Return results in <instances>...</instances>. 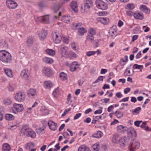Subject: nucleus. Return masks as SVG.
<instances>
[{"label": "nucleus", "mask_w": 151, "mask_h": 151, "mask_svg": "<svg viewBox=\"0 0 151 151\" xmlns=\"http://www.w3.org/2000/svg\"><path fill=\"white\" fill-rule=\"evenodd\" d=\"M94 36L87 33L86 38V40L89 42H92L94 40L95 38Z\"/></svg>", "instance_id": "obj_35"}, {"label": "nucleus", "mask_w": 151, "mask_h": 151, "mask_svg": "<svg viewBox=\"0 0 151 151\" xmlns=\"http://www.w3.org/2000/svg\"><path fill=\"white\" fill-rule=\"evenodd\" d=\"M6 4L7 7L10 9H15L17 6V4L16 2L11 0H7Z\"/></svg>", "instance_id": "obj_10"}, {"label": "nucleus", "mask_w": 151, "mask_h": 151, "mask_svg": "<svg viewBox=\"0 0 151 151\" xmlns=\"http://www.w3.org/2000/svg\"><path fill=\"white\" fill-rule=\"evenodd\" d=\"M6 119L8 121H11L13 120L14 118V116L13 115L10 114H6L5 115Z\"/></svg>", "instance_id": "obj_38"}, {"label": "nucleus", "mask_w": 151, "mask_h": 151, "mask_svg": "<svg viewBox=\"0 0 151 151\" xmlns=\"http://www.w3.org/2000/svg\"><path fill=\"white\" fill-rule=\"evenodd\" d=\"M129 141V138L128 137H124L120 138L119 144L122 147H125L128 145Z\"/></svg>", "instance_id": "obj_5"}, {"label": "nucleus", "mask_w": 151, "mask_h": 151, "mask_svg": "<svg viewBox=\"0 0 151 151\" xmlns=\"http://www.w3.org/2000/svg\"><path fill=\"white\" fill-rule=\"evenodd\" d=\"M93 2L92 0H85L84 5V10L85 11H87L92 6Z\"/></svg>", "instance_id": "obj_14"}, {"label": "nucleus", "mask_w": 151, "mask_h": 151, "mask_svg": "<svg viewBox=\"0 0 151 151\" xmlns=\"http://www.w3.org/2000/svg\"><path fill=\"white\" fill-rule=\"evenodd\" d=\"M71 94H69L68 96L67 97V101L68 103H71L72 102V101L71 100Z\"/></svg>", "instance_id": "obj_62"}, {"label": "nucleus", "mask_w": 151, "mask_h": 151, "mask_svg": "<svg viewBox=\"0 0 151 151\" xmlns=\"http://www.w3.org/2000/svg\"><path fill=\"white\" fill-rule=\"evenodd\" d=\"M96 6L99 9L104 10L108 8V5L106 3L102 0H97L96 2Z\"/></svg>", "instance_id": "obj_4"}, {"label": "nucleus", "mask_w": 151, "mask_h": 151, "mask_svg": "<svg viewBox=\"0 0 151 151\" xmlns=\"http://www.w3.org/2000/svg\"><path fill=\"white\" fill-rule=\"evenodd\" d=\"M29 74L28 70L27 69H25L22 71L20 76L23 79L28 80L29 77Z\"/></svg>", "instance_id": "obj_8"}, {"label": "nucleus", "mask_w": 151, "mask_h": 151, "mask_svg": "<svg viewBox=\"0 0 151 151\" xmlns=\"http://www.w3.org/2000/svg\"><path fill=\"white\" fill-rule=\"evenodd\" d=\"M115 114L116 116L118 118H120L122 117L123 115V114L122 112L119 111H116V112Z\"/></svg>", "instance_id": "obj_51"}, {"label": "nucleus", "mask_w": 151, "mask_h": 151, "mask_svg": "<svg viewBox=\"0 0 151 151\" xmlns=\"http://www.w3.org/2000/svg\"><path fill=\"white\" fill-rule=\"evenodd\" d=\"M4 70L5 73L8 77L11 78L13 77L12 71L11 69L4 68Z\"/></svg>", "instance_id": "obj_21"}, {"label": "nucleus", "mask_w": 151, "mask_h": 151, "mask_svg": "<svg viewBox=\"0 0 151 151\" xmlns=\"http://www.w3.org/2000/svg\"><path fill=\"white\" fill-rule=\"evenodd\" d=\"M133 68L137 69H140V71H142V69L143 68V65H138L137 64H135L134 65Z\"/></svg>", "instance_id": "obj_48"}, {"label": "nucleus", "mask_w": 151, "mask_h": 151, "mask_svg": "<svg viewBox=\"0 0 151 151\" xmlns=\"http://www.w3.org/2000/svg\"><path fill=\"white\" fill-rule=\"evenodd\" d=\"M102 107H100L99 109L96 110L94 111V114H101L102 112Z\"/></svg>", "instance_id": "obj_58"}, {"label": "nucleus", "mask_w": 151, "mask_h": 151, "mask_svg": "<svg viewBox=\"0 0 151 151\" xmlns=\"http://www.w3.org/2000/svg\"><path fill=\"white\" fill-rule=\"evenodd\" d=\"M103 135V133L100 131H98L96 132L93 133L92 136L93 137L100 138Z\"/></svg>", "instance_id": "obj_32"}, {"label": "nucleus", "mask_w": 151, "mask_h": 151, "mask_svg": "<svg viewBox=\"0 0 151 151\" xmlns=\"http://www.w3.org/2000/svg\"><path fill=\"white\" fill-rule=\"evenodd\" d=\"M4 113V110L3 108L2 107L0 108V120L2 121L3 118V114Z\"/></svg>", "instance_id": "obj_52"}, {"label": "nucleus", "mask_w": 151, "mask_h": 151, "mask_svg": "<svg viewBox=\"0 0 151 151\" xmlns=\"http://www.w3.org/2000/svg\"><path fill=\"white\" fill-rule=\"evenodd\" d=\"M25 98V95L24 93L21 92L17 93L15 96L16 100L19 102L23 101L24 100Z\"/></svg>", "instance_id": "obj_9"}, {"label": "nucleus", "mask_w": 151, "mask_h": 151, "mask_svg": "<svg viewBox=\"0 0 151 151\" xmlns=\"http://www.w3.org/2000/svg\"><path fill=\"white\" fill-rule=\"evenodd\" d=\"M34 41L32 37H29L28 38L27 42L29 46H31L33 44Z\"/></svg>", "instance_id": "obj_47"}, {"label": "nucleus", "mask_w": 151, "mask_h": 151, "mask_svg": "<svg viewBox=\"0 0 151 151\" xmlns=\"http://www.w3.org/2000/svg\"><path fill=\"white\" fill-rule=\"evenodd\" d=\"M139 9L141 11L147 14H149L150 12V9L147 8L146 6L144 5H141L140 6Z\"/></svg>", "instance_id": "obj_22"}, {"label": "nucleus", "mask_w": 151, "mask_h": 151, "mask_svg": "<svg viewBox=\"0 0 151 151\" xmlns=\"http://www.w3.org/2000/svg\"><path fill=\"white\" fill-rule=\"evenodd\" d=\"M41 111L42 112V114L43 115H46L48 114V110L46 109H43L42 108L41 109Z\"/></svg>", "instance_id": "obj_60"}, {"label": "nucleus", "mask_w": 151, "mask_h": 151, "mask_svg": "<svg viewBox=\"0 0 151 151\" xmlns=\"http://www.w3.org/2000/svg\"><path fill=\"white\" fill-rule=\"evenodd\" d=\"M78 151H91V150L86 145H82L78 147Z\"/></svg>", "instance_id": "obj_19"}, {"label": "nucleus", "mask_w": 151, "mask_h": 151, "mask_svg": "<svg viewBox=\"0 0 151 151\" xmlns=\"http://www.w3.org/2000/svg\"><path fill=\"white\" fill-rule=\"evenodd\" d=\"M48 124L50 129L52 131H55L57 128L58 125L57 124L50 120L48 122Z\"/></svg>", "instance_id": "obj_12"}, {"label": "nucleus", "mask_w": 151, "mask_h": 151, "mask_svg": "<svg viewBox=\"0 0 151 151\" xmlns=\"http://www.w3.org/2000/svg\"><path fill=\"white\" fill-rule=\"evenodd\" d=\"M128 131L132 135L134 136L136 135V132L134 128L132 127L130 128H129Z\"/></svg>", "instance_id": "obj_53"}, {"label": "nucleus", "mask_w": 151, "mask_h": 151, "mask_svg": "<svg viewBox=\"0 0 151 151\" xmlns=\"http://www.w3.org/2000/svg\"><path fill=\"white\" fill-rule=\"evenodd\" d=\"M87 32V30L84 27H81L78 29V34L79 36H83L84 34Z\"/></svg>", "instance_id": "obj_30"}, {"label": "nucleus", "mask_w": 151, "mask_h": 151, "mask_svg": "<svg viewBox=\"0 0 151 151\" xmlns=\"http://www.w3.org/2000/svg\"><path fill=\"white\" fill-rule=\"evenodd\" d=\"M1 47L2 48H6L8 47V44L5 41L1 42L0 44Z\"/></svg>", "instance_id": "obj_54"}, {"label": "nucleus", "mask_w": 151, "mask_h": 151, "mask_svg": "<svg viewBox=\"0 0 151 151\" xmlns=\"http://www.w3.org/2000/svg\"><path fill=\"white\" fill-rule=\"evenodd\" d=\"M0 60L4 63H10L12 60L10 54L5 50L0 51Z\"/></svg>", "instance_id": "obj_1"}, {"label": "nucleus", "mask_w": 151, "mask_h": 151, "mask_svg": "<svg viewBox=\"0 0 151 151\" xmlns=\"http://www.w3.org/2000/svg\"><path fill=\"white\" fill-rule=\"evenodd\" d=\"M140 146V142L139 140L134 139L132 140L129 147L130 151H136L138 149Z\"/></svg>", "instance_id": "obj_3"}, {"label": "nucleus", "mask_w": 151, "mask_h": 151, "mask_svg": "<svg viewBox=\"0 0 151 151\" xmlns=\"http://www.w3.org/2000/svg\"><path fill=\"white\" fill-rule=\"evenodd\" d=\"M79 65L76 61L73 62L70 66V70L71 72H74L79 67Z\"/></svg>", "instance_id": "obj_13"}, {"label": "nucleus", "mask_w": 151, "mask_h": 151, "mask_svg": "<svg viewBox=\"0 0 151 151\" xmlns=\"http://www.w3.org/2000/svg\"><path fill=\"white\" fill-rule=\"evenodd\" d=\"M11 147L10 145L7 143H4L2 146V151H10Z\"/></svg>", "instance_id": "obj_31"}, {"label": "nucleus", "mask_w": 151, "mask_h": 151, "mask_svg": "<svg viewBox=\"0 0 151 151\" xmlns=\"http://www.w3.org/2000/svg\"><path fill=\"white\" fill-rule=\"evenodd\" d=\"M98 20L101 23L104 24H106L109 22V20L107 18L101 17L98 19Z\"/></svg>", "instance_id": "obj_25"}, {"label": "nucleus", "mask_w": 151, "mask_h": 151, "mask_svg": "<svg viewBox=\"0 0 151 151\" xmlns=\"http://www.w3.org/2000/svg\"><path fill=\"white\" fill-rule=\"evenodd\" d=\"M36 94V91L34 89H30L28 92V95L29 96H34Z\"/></svg>", "instance_id": "obj_46"}, {"label": "nucleus", "mask_w": 151, "mask_h": 151, "mask_svg": "<svg viewBox=\"0 0 151 151\" xmlns=\"http://www.w3.org/2000/svg\"><path fill=\"white\" fill-rule=\"evenodd\" d=\"M104 76H100L94 82H93V83H98L100 81H103L104 78H105Z\"/></svg>", "instance_id": "obj_50"}, {"label": "nucleus", "mask_w": 151, "mask_h": 151, "mask_svg": "<svg viewBox=\"0 0 151 151\" xmlns=\"http://www.w3.org/2000/svg\"><path fill=\"white\" fill-rule=\"evenodd\" d=\"M59 76L61 79L63 80H66L67 78V75L64 72H62L60 73Z\"/></svg>", "instance_id": "obj_44"}, {"label": "nucleus", "mask_w": 151, "mask_h": 151, "mask_svg": "<svg viewBox=\"0 0 151 151\" xmlns=\"http://www.w3.org/2000/svg\"><path fill=\"white\" fill-rule=\"evenodd\" d=\"M106 114L104 113L102 115L99 116V119H102L105 118L106 116Z\"/></svg>", "instance_id": "obj_64"}, {"label": "nucleus", "mask_w": 151, "mask_h": 151, "mask_svg": "<svg viewBox=\"0 0 151 151\" xmlns=\"http://www.w3.org/2000/svg\"><path fill=\"white\" fill-rule=\"evenodd\" d=\"M31 128L28 125H24L22 126L20 130V135L22 136L26 135L27 136Z\"/></svg>", "instance_id": "obj_6"}, {"label": "nucleus", "mask_w": 151, "mask_h": 151, "mask_svg": "<svg viewBox=\"0 0 151 151\" xmlns=\"http://www.w3.org/2000/svg\"><path fill=\"white\" fill-rule=\"evenodd\" d=\"M4 104H11L12 102L10 99L6 98L4 99Z\"/></svg>", "instance_id": "obj_57"}, {"label": "nucleus", "mask_w": 151, "mask_h": 151, "mask_svg": "<svg viewBox=\"0 0 151 151\" xmlns=\"http://www.w3.org/2000/svg\"><path fill=\"white\" fill-rule=\"evenodd\" d=\"M96 53V52L95 51H89L86 52V55L88 57L94 55Z\"/></svg>", "instance_id": "obj_55"}, {"label": "nucleus", "mask_w": 151, "mask_h": 151, "mask_svg": "<svg viewBox=\"0 0 151 151\" xmlns=\"http://www.w3.org/2000/svg\"><path fill=\"white\" fill-rule=\"evenodd\" d=\"M61 19L63 22L68 23L72 21V18L70 16L64 15L62 17Z\"/></svg>", "instance_id": "obj_18"}, {"label": "nucleus", "mask_w": 151, "mask_h": 151, "mask_svg": "<svg viewBox=\"0 0 151 151\" xmlns=\"http://www.w3.org/2000/svg\"><path fill=\"white\" fill-rule=\"evenodd\" d=\"M70 6L73 10L75 12L78 11V6L77 2L76 1H72L70 4Z\"/></svg>", "instance_id": "obj_16"}, {"label": "nucleus", "mask_w": 151, "mask_h": 151, "mask_svg": "<svg viewBox=\"0 0 151 151\" xmlns=\"http://www.w3.org/2000/svg\"><path fill=\"white\" fill-rule=\"evenodd\" d=\"M73 26L72 28L73 29H78L79 28V27L82 25L81 22L73 23Z\"/></svg>", "instance_id": "obj_45"}, {"label": "nucleus", "mask_w": 151, "mask_h": 151, "mask_svg": "<svg viewBox=\"0 0 151 151\" xmlns=\"http://www.w3.org/2000/svg\"><path fill=\"white\" fill-rule=\"evenodd\" d=\"M43 60L45 62L47 63L51 64L53 62V60L52 58L47 57L43 58Z\"/></svg>", "instance_id": "obj_43"}, {"label": "nucleus", "mask_w": 151, "mask_h": 151, "mask_svg": "<svg viewBox=\"0 0 151 151\" xmlns=\"http://www.w3.org/2000/svg\"><path fill=\"white\" fill-rule=\"evenodd\" d=\"M71 109L70 108L65 109L63 113L62 114V116H64L68 112L71 110Z\"/></svg>", "instance_id": "obj_56"}, {"label": "nucleus", "mask_w": 151, "mask_h": 151, "mask_svg": "<svg viewBox=\"0 0 151 151\" xmlns=\"http://www.w3.org/2000/svg\"><path fill=\"white\" fill-rule=\"evenodd\" d=\"M88 34L93 35H95L96 34V29L93 28H90L88 31Z\"/></svg>", "instance_id": "obj_42"}, {"label": "nucleus", "mask_w": 151, "mask_h": 151, "mask_svg": "<svg viewBox=\"0 0 151 151\" xmlns=\"http://www.w3.org/2000/svg\"><path fill=\"white\" fill-rule=\"evenodd\" d=\"M52 94L55 97H57L60 94V91L59 88L55 89L54 90Z\"/></svg>", "instance_id": "obj_41"}, {"label": "nucleus", "mask_w": 151, "mask_h": 151, "mask_svg": "<svg viewBox=\"0 0 151 151\" xmlns=\"http://www.w3.org/2000/svg\"><path fill=\"white\" fill-rule=\"evenodd\" d=\"M23 109L22 104H14L12 110L14 113L17 114L18 112H22Z\"/></svg>", "instance_id": "obj_7"}, {"label": "nucleus", "mask_w": 151, "mask_h": 151, "mask_svg": "<svg viewBox=\"0 0 151 151\" xmlns=\"http://www.w3.org/2000/svg\"><path fill=\"white\" fill-rule=\"evenodd\" d=\"M44 86L46 88L49 89L52 87V84L50 81H45L44 82Z\"/></svg>", "instance_id": "obj_34"}, {"label": "nucleus", "mask_w": 151, "mask_h": 151, "mask_svg": "<svg viewBox=\"0 0 151 151\" xmlns=\"http://www.w3.org/2000/svg\"><path fill=\"white\" fill-rule=\"evenodd\" d=\"M134 4L132 3L128 4L126 6V9L129 10H132L134 8Z\"/></svg>", "instance_id": "obj_49"}, {"label": "nucleus", "mask_w": 151, "mask_h": 151, "mask_svg": "<svg viewBox=\"0 0 151 151\" xmlns=\"http://www.w3.org/2000/svg\"><path fill=\"white\" fill-rule=\"evenodd\" d=\"M141 110V108L139 107L135 109L132 111V114L134 115H136L138 114Z\"/></svg>", "instance_id": "obj_37"}, {"label": "nucleus", "mask_w": 151, "mask_h": 151, "mask_svg": "<svg viewBox=\"0 0 151 151\" xmlns=\"http://www.w3.org/2000/svg\"><path fill=\"white\" fill-rule=\"evenodd\" d=\"M47 34V31L45 30H42L38 34L40 40H43L46 38Z\"/></svg>", "instance_id": "obj_15"}, {"label": "nucleus", "mask_w": 151, "mask_h": 151, "mask_svg": "<svg viewBox=\"0 0 151 151\" xmlns=\"http://www.w3.org/2000/svg\"><path fill=\"white\" fill-rule=\"evenodd\" d=\"M116 129L119 132H124L127 129V127L122 125H120L116 127Z\"/></svg>", "instance_id": "obj_23"}, {"label": "nucleus", "mask_w": 151, "mask_h": 151, "mask_svg": "<svg viewBox=\"0 0 151 151\" xmlns=\"http://www.w3.org/2000/svg\"><path fill=\"white\" fill-rule=\"evenodd\" d=\"M133 16L134 18L136 19L142 20L144 18V15L142 13H135L134 14Z\"/></svg>", "instance_id": "obj_20"}, {"label": "nucleus", "mask_w": 151, "mask_h": 151, "mask_svg": "<svg viewBox=\"0 0 151 151\" xmlns=\"http://www.w3.org/2000/svg\"><path fill=\"white\" fill-rule=\"evenodd\" d=\"M81 113H78L74 117V119L76 120L79 118L81 116Z\"/></svg>", "instance_id": "obj_63"}, {"label": "nucleus", "mask_w": 151, "mask_h": 151, "mask_svg": "<svg viewBox=\"0 0 151 151\" xmlns=\"http://www.w3.org/2000/svg\"><path fill=\"white\" fill-rule=\"evenodd\" d=\"M142 122V121H137L134 122V124L135 126L138 127L139 126L140 124Z\"/></svg>", "instance_id": "obj_61"}, {"label": "nucleus", "mask_w": 151, "mask_h": 151, "mask_svg": "<svg viewBox=\"0 0 151 151\" xmlns=\"http://www.w3.org/2000/svg\"><path fill=\"white\" fill-rule=\"evenodd\" d=\"M36 133L35 131L31 128L27 136L34 139L36 137Z\"/></svg>", "instance_id": "obj_28"}, {"label": "nucleus", "mask_w": 151, "mask_h": 151, "mask_svg": "<svg viewBox=\"0 0 151 151\" xmlns=\"http://www.w3.org/2000/svg\"><path fill=\"white\" fill-rule=\"evenodd\" d=\"M68 48L63 45H61L60 48V50L61 51V53L63 56H65L66 55V52Z\"/></svg>", "instance_id": "obj_33"}, {"label": "nucleus", "mask_w": 151, "mask_h": 151, "mask_svg": "<svg viewBox=\"0 0 151 151\" xmlns=\"http://www.w3.org/2000/svg\"><path fill=\"white\" fill-rule=\"evenodd\" d=\"M62 40L63 43L66 44H68L69 41V38L66 37H64Z\"/></svg>", "instance_id": "obj_59"}, {"label": "nucleus", "mask_w": 151, "mask_h": 151, "mask_svg": "<svg viewBox=\"0 0 151 151\" xmlns=\"http://www.w3.org/2000/svg\"><path fill=\"white\" fill-rule=\"evenodd\" d=\"M39 20L43 23L47 24L49 23V18L48 15H45L39 17L38 18Z\"/></svg>", "instance_id": "obj_17"}, {"label": "nucleus", "mask_w": 151, "mask_h": 151, "mask_svg": "<svg viewBox=\"0 0 151 151\" xmlns=\"http://www.w3.org/2000/svg\"><path fill=\"white\" fill-rule=\"evenodd\" d=\"M120 138L118 134H114L112 137V142L114 143H117L118 142L119 143V140Z\"/></svg>", "instance_id": "obj_29"}, {"label": "nucleus", "mask_w": 151, "mask_h": 151, "mask_svg": "<svg viewBox=\"0 0 151 151\" xmlns=\"http://www.w3.org/2000/svg\"><path fill=\"white\" fill-rule=\"evenodd\" d=\"M92 148L93 151H99L100 149L99 143L97 142L93 145Z\"/></svg>", "instance_id": "obj_36"}, {"label": "nucleus", "mask_w": 151, "mask_h": 151, "mask_svg": "<svg viewBox=\"0 0 151 151\" xmlns=\"http://www.w3.org/2000/svg\"><path fill=\"white\" fill-rule=\"evenodd\" d=\"M42 72L44 74L48 77H50L53 75L52 70L49 67H44Z\"/></svg>", "instance_id": "obj_11"}, {"label": "nucleus", "mask_w": 151, "mask_h": 151, "mask_svg": "<svg viewBox=\"0 0 151 151\" xmlns=\"http://www.w3.org/2000/svg\"><path fill=\"white\" fill-rule=\"evenodd\" d=\"M142 124L140 127L141 128H143L146 131H151V128L149 127L148 126H147V122H142Z\"/></svg>", "instance_id": "obj_27"}, {"label": "nucleus", "mask_w": 151, "mask_h": 151, "mask_svg": "<svg viewBox=\"0 0 151 151\" xmlns=\"http://www.w3.org/2000/svg\"><path fill=\"white\" fill-rule=\"evenodd\" d=\"M68 57L70 58H75L77 57L76 54L73 52L70 51L68 54Z\"/></svg>", "instance_id": "obj_40"}, {"label": "nucleus", "mask_w": 151, "mask_h": 151, "mask_svg": "<svg viewBox=\"0 0 151 151\" xmlns=\"http://www.w3.org/2000/svg\"><path fill=\"white\" fill-rule=\"evenodd\" d=\"M45 127L43 126L41 128L36 129V132L38 134L40 135L43 134L45 133Z\"/></svg>", "instance_id": "obj_26"}, {"label": "nucleus", "mask_w": 151, "mask_h": 151, "mask_svg": "<svg viewBox=\"0 0 151 151\" xmlns=\"http://www.w3.org/2000/svg\"><path fill=\"white\" fill-rule=\"evenodd\" d=\"M45 50L47 54L51 56H53L55 54V52L53 50L46 49Z\"/></svg>", "instance_id": "obj_39"}, {"label": "nucleus", "mask_w": 151, "mask_h": 151, "mask_svg": "<svg viewBox=\"0 0 151 151\" xmlns=\"http://www.w3.org/2000/svg\"><path fill=\"white\" fill-rule=\"evenodd\" d=\"M35 147L34 143L33 142H30L26 144L25 147L26 150H29L34 148Z\"/></svg>", "instance_id": "obj_24"}, {"label": "nucleus", "mask_w": 151, "mask_h": 151, "mask_svg": "<svg viewBox=\"0 0 151 151\" xmlns=\"http://www.w3.org/2000/svg\"><path fill=\"white\" fill-rule=\"evenodd\" d=\"M52 36L53 41L55 43L57 44L60 42L63 37V35L60 31H56L53 32Z\"/></svg>", "instance_id": "obj_2"}]
</instances>
